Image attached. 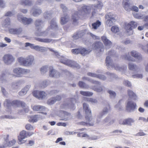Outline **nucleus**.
I'll return each instance as SVG.
<instances>
[{"label": "nucleus", "mask_w": 148, "mask_h": 148, "mask_svg": "<svg viewBox=\"0 0 148 148\" xmlns=\"http://www.w3.org/2000/svg\"><path fill=\"white\" fill-rule=\"evenodd\" d=\"M102 6V3L99 1H98L97 6L92 5L91 7L90 6H84L82 7V9L79 11L78 12H76L72 15V19L74 21H76L78 20L79 16H86L87 14L90 13L91 10H92V14L93 16L95 13L94 11L96 12L97 9H101Z\"/></svg>", "instance_id": "f257e3e1"}, {"label": "nucleus", "mask_w": 148, "mask_h": 148, "mask_svg": "<svg viewBox=\"0 0 148 148\" xmlns=\"http://www.w3.org/2000/svg\"><path fill=\"white\" fill-rule=\"evenodd\" d=\"M84 109L86 112L85 118L86 122H82L80 123V124L83 125L92 126L95 123V119L91 116V111L89 109L88 106L85 103L83 104Z\"/></svg>", "instance_id": "f03ea898"}, {"label": "nucleus", "mask_w": 148, "mask_h": 148, "mask_svg": "<svg viewBox=\"0 0 148 148\" xmlns=\"http://www.w3.org/2000/svg\"><path fill=\"white\" fill-rule=\"evenodd\" d=\"M51 28H49L48 29L44 32H41L38 34L39 36H46L48 35L49 36L54 37L55 35L52 33L53 29L57 27L56 23L54 21H52L51 22Z\"/></svg>", "instance_id": "7ed1b4c3"}, {"label": "nucleus", "mask_w": 148, "mask_h": 148, "mask_svg": "<svg viewBox=\"0 0 148 148\" xmlns=\"http://www.w3.org/2000/svg\"><path fill=\"white\" fill-rule=\"evenodd\" d=\"M33 133L32 132H27L25 130H23L21 132L19 135L18 136V144L21 145L25 143L26 140H24L28 136L32 135Z\"/></svg>", "instance_id": "20e7f679"}, {"label": "nucleus", "mask_w": 148, "mask_h": 148, "mask_svg": "<svg viewBox=\"0 0 148 148\" xmlns=\"http://www.w3.org/2000/svg\"><path fill=\"white\" fill-rule=\"evenodd\" d=\"M137 26V23L132 21L129 23H126L125 27V29L129 35L132 34L133 33L132 28L136 27Z\"/></svg>", "instance_id": "39448f33"}, {"label": "nucleus", "mask_w": 148, "mask_h": 148, "mask_svg": "<svg viewBox=\"0 0 148 148\" xmlns=\"http://www.w3.org/2000/svg\"><path fill=\"white\" fill-rule=\"evenodd\" d=\"M13 75L17 77L21 76L29 72L28 69L20 68H16L14 69L13 71Z\"/></svg>", "instance_id": "423d86ee"}, {"label": "nucleus", "mask_w": 148, "mask_h": 148, "mask_svg": "<svg viewBox=\"0 0 148 148\" xmlns=\"http://www.w3.org/2000/svg\"><path fill=\"white\" fill-rule=\"evenodd\" d=\"M60 60L61 63L69 66L77 68L78 67V64L75 62L69 60L64 57H61Z\"/></svg>", "instance_id": "0eeeda50"}, {"label": "nucleus", "mask_w": 148, "mask_h": 148, "mask_svg": "<svg viewBox=\"0 0 148 148\" xmlns=\"http://www.w3.org/2000/svg\"><path fill=\"white\" fill-rule=\"evenodd\" d=\"M15 59L13 56L9 54L5 55L3 57L4 62L6 64H10L14 61Z\"/></svg>", "instance_id": "6e6552de"}, {"label": "nucleus", "mask_w": 148, "mask_h": 148, "mask_svg": "<svg viewBox=\"0 0 148 148\" xmlns=\"http://www.w3.org/2000/svg\"><path fill=\"white\" fill-rule=\"evenodd\" d=\"M84 80H90V82L94 84H97L96 87L97 88H95V87L91 86V88L95 91H96L97 92H100L102 90V88L101 87L98 86V84H99V83L98 82L96 81H94L93 80L91 79H89L87 77H84L83 78Z\"/></svg>", "instance_id": "1a4fd4ad"}, {"label": "nucleus", "mask_w": 148, "mask_h": 148, "mask_svg": "<svg viewBox=\"0 0 148 148\" xmlns=\"http://www.w3.org/2000/svg\"><path fill=\"white\" fill-rule=\"evenodd\" d=\"M106 20V24L107 26L110 27L112 25L113 21L115 19L112 17L111 14L110 13L106 15L105 16Z\"/></svg>", "instance_id": "9d476101"}, {"label": "nucleus", "mask_w": 148, "mask_h": 148, "mask_svg": "<svg viewBox=\"0 0 148 148\" xmlns=\"http://www.w3.org/2000/svg\"><path fill=\"white\" fill-rule=\"evenodd\" d=\"M135 121L132 118H128L125 119L121 120L119 121V123L121 125H127L131 126L132 123H134Z\"/></svg>", "instance_id": "9b49d317"}, {"label": "nucleus", "mask_w": 148, "mask_h": 148, "mask_svg": "<svg viewBox=\"0 0 148 148\" xmlns=\"http://www.w3.org/2000/svg\"><path fill=\"white\" fill-rule=\"evenodd\" d=\"M34 96L38 99H42L46 96V94L44 92L37 90L34 91L33 92Z\"/></svg>", "instance_id": "f8f14e48"}, {"label": "nucleus", "mask_w": 148, "mask_h": 148, "mask_svg": "<svg viewBox=\"0 0 148 148\" xmlns=\"http://www.w3.org/2000/svg\"><path fill=\"white\" fill-rule=\"evenodd\" d=\"M135 103H133L131 101H128L126 105V109L129 112H131L134 110L136 107Z\"/></svg>", "instance_id": "ddd939ff"}, {"label": "nucleus", "mask_w": 148, "mask_h": 148, "mask_svg": "<svg viewBox=\"0 0 148 148\" xmlns=\"http://www.w3.org/2000/svg\"><path fill=\"white\" fill-rule=\"evenodd\" d=\"M40 115H34L28 116V121L30 122L34 123L37 122L38 120L43 119Z\"/></svg>", "instance_id": "4468645a"}, {"label": "nucleus", "mask_w": 148, "mask_h": 148, "mask_svg": "<svg viewBox=\"0 0 148 148\" xmlns=\"http://www.w3.org/2000/svg\"><path fill=\"white\" fill-rule=\"evenodd\" d=\"M92 47L93 49L97 50L98 51L102 52L104 50L103 46L100 42H96L92 45Z\"/></svg>", "instance_id": "2eb2a0df"}, {"label": "nucleus", "mask_w": 148, "mask_h": 148, "mask_svg": "<svg viewBox=\"0 0 148 148\" xmlns=\"http://www.w3.org/2000/svg\"><path fill=\"white\" fill-rule=\"evenodd\" d=\"M18 19L19 21H21L25 25L30 23L32 21V19L30 18H28L26 17H23L21 15L18 16Z\"/></svg>", "instance_id": "dca6fc26"}, {"label": "nucleus", "mask_w": 148, "mask_h": 148, "mask_svg": "<svg viewBox=\"0 0 148 148\" xmlns=\"http://www.w3.org/2000/svg\"><path fill=\"white\" fill-rule=\"evenodd\" d=\"M31 108L34 111H39L40 113H42V112L44 111L45 109V107L40 105L32 106Z\"/></svg>", "instance_id": "f3484780"}, {"label": "nucleus", "mask_w": 148, "mask_h": 148, "mask_svg": "<svg viewBox=\"0 0 148 148\" xmlns=\"http://www.w3.org/2000/svg\"><path fill=\"white\" fill-rule=\"evenodd\" d=\"M34 57L32 56H29L27 57L26 59V66L31 65L34 62Z\"/></svg>", "instance_id": "a211bd4d"}, {"label": "nucleus", "mask_w": 148, "mask_h": 148, "mask_svg": "<svg viewBox=\"0 0 148 148\" xmlns=\"http://www.w3.org/2000/svg\"><path fill=\"white\" fill-rule=\"evenodd\" d=\"M129 2V1L128 0H124L123 3L124 8L127 11H130L131 10L130 4Z\"/></svg>", "instance_id": "6ab92c4d"}, {"label": "nucleus", "mask_w": 148, "mask_h": 148, "mask_svg": "<svg viewBox=\"0 0 148 148\" xmlns=\"http://www.w3.org/2000/svg\"><path fill=\"white\" fill-rule=\"evenodd\" d=\"M49 75L50 77H59V74L58 72L51 67L49 73Z\"/></svg>", "instance_id": "aec40b11"}, {"label": "nucleus", "mask_w": 148, "mask_h": 148, "mask_svg": "<svg viewBox=\"0 0 148 148\" xmlns=\"http://www.w3.org/2000/svg\"><path fill=\"white\" fill-rule=\"evenodd\" d=\"M8 136H6V139L5 140V142H4V146L5 147L7 146H11L14 145L16 142V141L15 140L13 139L8 143Z\"/></svg>", "instance_id": "412c9836"}, {"label": "nucleus", "mask_w": 148, "mask_h": 148, "mask_svg": "<svg viewBox=\"0 0 148 148\" xmlns=\"http://www.w3.org/2000/svg\"><path fill=\"white\" fill-rule=\"evenodd\" d=\"M61 97L60 96H57L56 98H52L49 99L47 101V103L51 105L54 103L56 101L60 100L61 99Z\"/></svg>", "instance_id": "4be33fe9"}, {"label": "nucleus", "mask_w": 148, "mask_h": 148, "mask_svg": "<svg viewBox=\"0 0 148 148\" xmlns=\"http://www.w3.org/2000/svg\"><path fill=\"white\" fill-rule=\"evenodd\" d=\"M130 54L134 57L136 58V59H138V60H141L142 59V57L140 53L137 52L133 51L131 52Z\"/></svg>", "instance_id": "5701e85b"}, {"label": "nucleus", "mask_w": 148, "mask_h": 148, "mask_svg": "<svg viewBox=\"0 0 148 148\" xmlns=\"http://www.w3.org/2000/svg\"><path fill=\"white\" fill-rule=\"evenodd\" d=\"M101 38L102 41L103 42L106 47H108L109 48L111 44V42L105 36H103Z\"/></svg>", "instance_id": "b1692460"}, {"label": "nucleus", "mask_w": 148, "mask_h": 148, "mask_svg": "<svg viewBox=\"0 0 148 148\" xmlns=\"http://www.w3.org/2000/svg\"><path fill=\"white\" fill-rule=\"evenodd\" d=\"M25 45V46L26 47L29 46L32 49H34L38 51H39L40 46L38 45H34V44L28 42L26 43Z\"/></svg>", "instance_id": "393cba45"}, {"label": "nucleus", "mask_w": 148, "mask_h": 148, "mask_svg": "<svg viewBox=\"0 0 148 148\" xmlns=\"http://www.w3.org/2000/svg\"><path fill=\"white\" fill-rule=\"evenodd\" d=\"M30 88V86L29 85L25 86L19 92V95L21 96H23L25 95Z\"/></svg>", "instance_id": "a878e982"}, {"label": "nucleus", "mask_w": 148, "mask_h": 148, "mask_svg": "<svg viewBox=\"0 0 148 148\" xmlns=\"http://www.w3.org/2000/svg\"><path fill=\"white\" fill-rule=\"evenodd\" d=\"M88 75L93 77H97L103 80L105 79L106 78L105 76L103 75H97L95 74L92 73H88Z\"/></svg>", "instance_id": "bb28decb"}, {"label": "nucleus", "mask_w": 148, "mask_h": 148, "mask_svg": "<svg viewBox=\"0 0 148 148\" xmlns=\"http://www.w3.org/2000/svg\"><path fill=\"white\" fill-rule=\"evenodd\" d=\"M9 32L11 34H19L22 32L21 29H11L9 30Z\"/></svg>", "instance_id": "cd10ccee"}, {"label": "nucleus", "mask_w": 148, "mask_h": 148, "mask_svg": "<svg viewBox=\"0 0 148 148\" xmlns=\"http://www.w3.org/2000/svg\"><path fill=\"white\" fill-rule=\"evenodd\" d=\"M18 62L21 65L26 66V59L21 57H19L17 59Z\"/></svg>", "instance_id": "c85d7f7f"}, {"label": "nucleus", "mask_w": 148, "mask_h": 148, "mask_svg": "<svg viewBox=\"0 0 148 148\" xmlns=\"http://www.w3.org/2000/svg\"><path fill=\"white\" fill-rule=\"evenodd\" d=\"M10 20L8 18H7L2 24L3 26L5 27L9 28L10 26Z\"/></svg>", "instance_id": "c756f323"}, {"label": "nucleus", "mask_w": 148, "mask_h": 148, "mask_svg": "<svg viewBox=\"0 0 148 148\" xmlns=\"http://www.w3.org/2000/svg\"><path fill=\"white\" fill-rule=\"evenodd\" d=\"M128 94L130 97L132 98L134 100H136L137 97L136 95L134 92L131 90H128Z\"/></svg>", "instance_id": "7c9ffc66"}, {"label": "nucleus", "mask_w": 148, "mask_h": 148, "mask_svg": "<svg viewBox=\"0 0 148 148\" xmlns=\"http://www.w3.org/2000/svg\"><path fill=\"white\" fill-rule=\"evenodd\" d=\"M111 30L114 33H116L119 32V28L117 25L114 26L111 28Z\"/></svg>", "instance_id": "2f4dec72"}, {"label": "nucleus", "mask_w": 148, "mask_h": 148, "mask_svg": "<svg viewBox=\"0 0 148 148\" xmlns=\"http://www.w3.org/2000/svg\"><path fill=\"white\" fill-rule=\"evenodd\" d=\"M12 103L14 105H15L17 106L21 105L22 106H25V103L23 102L17 100H15L12 102Z\"/></svg>", "instance_id": "473e14b6"}, {"label": "nucleus", "mask_w": 148, "mask_h": 148, "mask_svg": "<svg viewBox=\"0 0 148 148\" xmlns=\"http://www.w3.org/2000/svg\"><path fill=\"white\" fill-rule=\"evenodd\" d=\"M80 49V53L83 55L88 54L90 51V50H86L84 48H81Z\"/></svg>", "instance_id": "72a5a7b5"}, {"label": "nucleus", "mask_w": 148, "mask_h": 148, "mask_svg": "<svg viewBox=\"0 0 148 148\" xmlns=\"http://www.w3.org/2000/svg\"><path fill=\"white\" fill-rule=\"evenodd\" d=\"M69 20L68 17L67 16L64 17H62L61 20V24L64 25Z\"/></svg>", "instance_id": "f704fd0d"}, {"label": "nucleus", "mask_w": 148, "mask_h": 148, "mask_svg": "<svg viewBox=\"0 0 148 148\" xmlns=\"http://www.w3.org/2000/svg\"><path fill=\"white\" fill-rule=\"evenodd\" d=\"M111 58L109 56H107L106 59V65L108 66H111L112 65V61L110 59Z\"/></svg>", "instance_id": "c9c22d12"}, {"label": "nucleus", "mask_w": 148, "mask_h": 148, "mask_svg": "<svg viewBox=\"0 0 148 148\" xmlns=\"http://www.w3.org/2000/svg\"><path fill=\"white\" fill-rule=\"evenodd\" d=\"M80 93L83 95L87 96H90L92 95L93 94L92 92L83 91H81Z\"/></svg>", "instance_id": "e433bc0d"}, {"label": "nucleus", "mask_w": 148, "mask_h": 148, "mask_svg": "<svg viewBox=\"0 0 148 148\" xmlns=\"http://www.w3.org/2000/svg\"><path fill=\"white\" fill-rule=\"evenodd\" d=\"M101 22L99 21H97L96 22L92 24V26L93 28L94 29H96L101 25Z\"/></svg>", "instance_id": "4c0bfd02"}, {"label": "nucleus", "mask_w": 148, "mask_h": 148, "mask_svg": "<svg viewBox=\"0 0 148 148\" xmlns=\"http://www.w3.org/2000/svg\"><path fill=\"white\" fill-rule=\"evenodd\" d=\"M21 3L22 4L25 5H30L31 4V1L28 0H22L21 1Z\"/></svg>", "instance_id": "58836bf2"}, {"label": "nucleus", "mask_w": 148, "mask_h": 148, "mask_svg": "<svg viewBox=\"0 0 148 148\" xmlns=\"http://www.w3.org/2000/svg\"><path fill=\"white\" fill-rule=\"evenodd\" d=\"M138 120L140 121H143L144 122H148V117L147 119H146L144 117L140 116L139 117Z\"/></svg>", "instance_id": "ea45409f"}, {"label": "nucleus", "mask_w": 148, "mask_h": 148, "mask_svg": "<svg viewBox=\"0 0 148 148\" xmlns=\"http://www.w3.org/2000/svg\"><path fill=\"white\" fill-rule=\"evenodd\" d=\"M134 16L135 18L140 19H141L143 18V16L142 15L138 13H135L134 14Z\"/></svg>", "instance_id": "a19ab883"}, {"label": "nucleus", "mask_w": 148, "mask_h": 148, "mask_svg": "<svg viewBox=\"0 0 148 148\" xmlns=\"http://www.w3.org/2000/svg\"><path fill=\"white\" fill-rule=\"evenodd\" d=\"M48 67L46 66H42L40 69V71L42 73H44L47 71Z\"/></svg>", "instance_id": "79ce46f5"}, {"label": "nucleus", "mask_w": 148, "mask_h": 148, "mask_svg": "<svg viewBox=\"0 0 148 148\" xmlns=\"http://www.w3.org/2000/svg\"><path fill=\"white\" fill-rule=\"evenodd\" d=\"M102 114H100L98 115L96 119V121H95V123H99L100 122L101 119L102 117Z\"/></svg>", "instance_id": "37998d69"}, {"label": "nucleus", "mask_w": 148, "mask_h": 148, "mask_svg": "<svg viewBox=\"0 0 148 148\" xmlns=\"http://www.w3.org/2000/svg\"><path fill=\"white\" fill-rule=\"evenodd\" d=\"M41 13V10L39 9L36 10L33 12V14L35 16H37L40 14Z\"/></svg>", "instance_id": "c03bdc74"}, {"label": "nucleus", "mask_w": 148, "mask_h": 148, "mask_svg": "<svg viewBox=\"0 0 148 148\" xmlns=\"http://www.w3.org/2000/svg\"><path fill=\"white\" fill-rule=\"evenodd\" d=\"M25 128L27 130H32L34 129V127L29 124H28L26 125Z\"/></svg>", "instance_id": "a18cd8bd"}, {"label": "nucleus", "mask_w": 148, "mask_h": 148, "mask_svg": "<svg viewBox=\"0 0 148 148\" xmlns=\"http://www.w3.org/2000/svg\"><path fill=\"white\" fill-rule=\"evenodd\" d=\"M129 68L130 70H134L136 69V66L132 63H129Z\"/></svg>", "instance_id": "49530a36"}, {"label": "nucleus", "mask_w": 148, "mask_h": 148, "mask_svg": "<svg viewBox=\"0 0 148 148\" xmlns=\"http://www.w3.org/2000/svg\"><path fill=\"white\" fill-rule=\"evenodd\" d=\"M80 50H81L80 48L74 49L72 50V51L73 53L77 54L79 53H80Z\"/></svg>", "instance_id": "de8ad7c7"}, {"label": "nucleus", "mask_w": 148, "mask_h": 148, "mask_svg": "<svg viewBox=\"0 0 148 148\" xmlns=\"http://www.w3.org/2000/svg\"><path fill=\"white\" fill-rule=\"evenodd\" d=\"M132 77L134 78H142L143 77V75L141 74H136L133 75Z\"/></svg>", "instance_id": "09e8293b"}, {"label": "nucleus", "mask_w": 148, "mask_h": 148, "mask_svg": "<svg viewBox=\"0 0 148 148\" xmlns=\"http://www.w3.org/2000/svg\"><path fill=\"white\" fill-rule=\"evenodd\" d=\"M40 41L41 42L48 43L51 42L52 40L48 39H40Z\"/></svg>", "instance_id": "8fccbe9b"}, {"label": "nucleus", "mask_w": 148, "mask_h": 148, "mask_svg": "<svg viewBox=\"0 0 148 148\" xmlns=\"http://www.w3.org/2000/svg\"><path fill=\"white\" fill-rule=\"evenodd\" d=\"M108 92L110 94V97H114L116 96V93H115L112 90H110L108 91Z\"/></svg>", "instance_id": "3c124183"}, {"label": "nucleus", "mask_w": 148, "mask_h": 148, "mask_svg": "<svg viewBox=\"0 0 148 148\" xmlns=\"http://www.w3.org/2000/svg\"><path fill=\"white\" fill-rule=\"evenodd\" d=\"M110 119V118L109 117H106L103 120V123H107V124L109 125Z\"/></svg>", "instance_id": "603ef678"}, {"label": "nucleus", "mask_w": 148, "mask_h": 148, "mask_svg": "<svg viewBox=\"0 0 148 148\" xmlns=\"http://www.w3.org/2000/svg\"><path fill=\"white\" fill-rule=\"evenodd\" d=\"M79 86L81 87L87 88V87L85 85V84L82 82H79Z\"/></svg>", "instance_id": "864d4df0"}, {"label": "nucleus", "mask_w": 148, "mask_h": 148, "mask_svg": "<svg viewBox=\"0 0 148 148\" xmlns=\"http://www.w3.org/2000/svg\"><path fill=\"white\" fill-rule=\"evenodd\" d=\"M75 101V100L74 99H72V101L70 102V103L68 104V105L69 107L71 108H73L74 107V104H73V102Z\"/></svg>", "instance_id": "5fc2aeb1"}, {"label": "nucleus", "mask_w": 148, "mask_h": 148, "mask_svg": "<svg viewBox=\"0 0 148 148\" xmlns=\"http://www.w3.org/2000/svg\"><path fill=\"white\" fill-rule=\"evenodd\" d=\"M48 48L47 47H40L39 51L41 52H43L47 51Z\"/></svg>", "instance_id": "6e6d98bb"}, {"label": "nucleus", "mask_w": 148, "mask_h": 148, "mask_svg": "<svg viewBox=\"0 0 148 148\" xmlns=\"http://www.w3.org/2000/svg\"><path fill=\"white\" fill-rule=\"evenodd\" d=\"M146 135V134L143 132H140L136 134V135L137 136H144Z\"/></svg>", "instance_id": "4d7b16f0"}, {"label": "nucleus", "mask_w": 148, "mask_h": 148, "mask_svg": "<svg viewBox=\"0 0 148 148\" xmlns=\"http://www.w3.org/2000/svg\"><path fill=\"white\" fill-rule=\"evenodd\" d=\"M124 84L126 86L130 87L131 86V83L127 80H125L124 82Z\"/></svg>", "instance_id": "13d9d810"}, {"label": "nucleus", "mask_w": 148, "mask_h": 148, "mask_svg": "<svg viewBox=\"0 0 148 148\" xmlns=\"http://www.w3.org/2000/svg\"><path fill=\"white\" fill-rule=\"evenodd\" d=\"M88 101L92 103H96L97 102V100H96L91 98H88Z\"/></svg>", "instance_id": "bf43d9fd"}, {"label": "nucleus", "mask_w": 148, "mask_h": 148, "mask_svg": "<svg viewBox=\"0 0 148 148\" xmlns=\"http://www.w3.org/2000/svg\"><path fill=\"white\" fill-rule=\"evenodd\" d=\"M61 7L64 12H66L67 10L66 7L63 4H62L61 5Z\"/></svg>", "instance_id": "052dcab7"}, {"label": "nucleus", "mask_w": 148, "mask_h": 148, "mask_svg": "<svg viewBox=\"0 0 148 148\" xmlns=\"http://www.w3.org/2000/svg\"><path fill=\"white\" fill-rule=\"evenodd\" d=\"M131 10L137 12L138 11V7L136 6H133L132 8H131Z\"/></svg>", "instance_id": "680f3d73"}, {"label": "nucleus", "mask_w": 148, "mask_h": 148, "mask_svg": "<svg viewBox=\"0 0 148 148\" xmlns=\"http://www.w3.org/2000/svg\"><path fill=\"white\" fill-rule=\"evenodd\" d=\"M5 6V4L3 2V0H0V7L1 8H4Z\"/></svg>", "instance_id": "e2e57ef3"}, {"label": "nucleus", "mask_w": 148, "mask_h": 148, "mask_svg": "<svg viewBox=\"0 0 148 148\" xmlns=\"http://www.w3.org/2000/svg\"><path fill=\"white\" fill-rule=\"evenodd\" d=\"M13 15V13L11 12H8L6 13L5 15L6 16H11Z\"/></svg>", "instance_id": "0e129e2a"}, {"label": "nucleus", "mask_w": 148, "mask_h": 148, "mask_svg": "<svg viewBox=\"0 0 148 148\" xmlns=\"http://www.w3.org/2000/svg\"><path fill=\"white\" fill-rule=\"evenodd\" d=\"M42 24L41 21L39 20H37L35 22V25L36 26L40 25Z\"/></svg>", "instance_id": "69168bd1"}, {"label": "nucleus", "mask_w": 148, "mask_h": 148, "mask_svg": "<svg viewBox=\"0 0 148 148\" xmlns=\"http://www.w3.org/2000/svg\"><path fill=\"white\" fill-rule=\"evenodd\" d=\"M125 58L129 60H130L132 61H135V60L134 59L130 57H129L128 56H127L125 57Z\"/></svg>", "instance_id": "338daca9"}, {"label": "nucleus", "mask_w": 148, "mask_h": 148, "mask_svg": "<svg viewBox=\"0 0 148 148\" xmlns=\"http://www.w3.org/2000/svg\"><path fill=\"white\" fill-rule=\"evenodd\" d=\"M57 125L58 126H65L66 125V124L65 123L59 122L57 123Z\"/></svg>", "instance_id": "774afa93"}]
</instances>
